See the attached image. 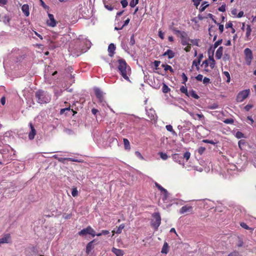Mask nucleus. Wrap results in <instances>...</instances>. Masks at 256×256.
<instances>
[{
  "label": "nucleus",
  "mask_w": 256,
  "mask_h": 256,
  "mask_svg": "<svg viewBox=\"0 0 256 256\" xmlns=\"http://www.w3.org/2000/svg\"><path fill=\"white\" fill-rule=\"evenodd\" d=\"M135 155L140 160H144V158L143 157V156L142 155V154L138 151H136L135 152Z\"/></svg>",
  "instance_id": "50"
},
{
  "label": "nucleus",
  "mask_w": 256,
  "mask_h": 256,
  "mask_svg": "<svg viewBox=\"0 0 256 256\" xmlns=\"http://www.w3.org/2000/svg\"><path fill=\"white\" fill-rule=\"evenodd\" d=\"M108 137V133H102V134H97L94 136V140L98 144H102L106 140Z\"/></svg>",
  "instance_id": "8"
},
{
  "label": "nucleus",
  "mask_w": 256,
  "mask_h": 256,
  "mask_svg": "<svg viewBox=\"0 0 256 256\" xmlns=\"http://www.w3.org/2000/svg\"><path fill=\"white\" fill-rule=\"evenodd\" d=\"M10 18L8 16H5L3 18V22L5 24H8L10 22Z\"/></svg>",
  "instance_id": "47"
},
{
  "label": "nucleus",
  "mask_w": 256,
  "mask_h": 256,
  "mask_svg": "<svg viewBox=\"0 0 256 256\" xmlns=\"http://www.w3.org/2000/svg\"><path fill=\"white\" fill-rule=\"evenodd\" d=\"M209 62V66H210L211 69H213L216 65V62L215 60H212Z\"/></svg>",
  "instance_id": "54"
},
{
  "label": "nucleus",
  "mask_w": 256,
  "mask_h": 256,
  "mask_svg": "<svg viewBox=\"0 0 256 256\" xmlns=\"http://www.w3.org/2000/svg\"><path fill=\"white\" fill-rule=\"evenodd\" d=\"M84 44L86 45V47L82 49L81 53L86 52L91 46V42L87 39L84 40Z\"/></svg>",
  "instance_id": "16"
},
{
  "label": "nucleus",
  "mask_w": 256,
  "mask_h": 256,
  "mask_svg": "<svg viewBox=\"0 0 256 256\" xmlns=\"http://www.w3.org/2000/svg\"><path fill=\"white\" fill-rule=\"evenodd\" d=\"M162 89L164 93H168L170 90V88L165 84H164Z\"/></svg>",
  "instance_id": "41"
},
{
  "label": "nucleus",
  "mask_w": 256,
  "mask_h": 256,
  "mask_svg": "<svg viewBox=\"0 0 256 256\" xmlns=\"http://www.w3.org/2000/svg\"><path fill=\"white\" fill-rule=\"evenodd\" d=\"M154 184L156 186L160 191L161 193H162L164 192H166V189L164 188L163 187H162L160 184H158V182H155Z\"/></svg>",
  "instance_id": "38"
},
{
  "label": "nucleus",
  "mask_w": 256,
  "mask_h": 256,
  "mask_svg": "<svg viewBox=\"0 0 256 256\" xmlns=\"http://www.w3.org/2000/svg\"><path fill=\"white\" fill-rule=\"evenodd\" d=\"M209 66V62L208 60L204 61L201 65L204 68V70L206 72H208V66Z\"/></svg>",
  "instance_id": "31"
},
{
  "label": "nucleus",
  "mask_w": 256,
  "mask_h": 256,
  "mask_svg": "<svg viewBox=\"0 0 256 256\" xmlns=\"http://www.w3.org/2000/svg\"><path fill=\"white\" fill-rule=\"evenodd\" d=\"M10 241V234H4L0 238V246L4 244L9 243Z\"/></svg>",
  "instance_id": "13"
},
{
  "label": "nucleus",
  "mask_w": 256,
  "mask_h": 256,
  "mask_svg": "<svg viewBox=\"0 0 256 256\" xmlns=\"http://www.w3.org/2000/svg\"><path fill=\"white\" fill-rule=\"evenodd\" d=\"M222 40H218V41L215 42V43L214 44V45L211 47V48H212V51L214 52L215 49L220 45L222 44Z\"/></svg>",
  "instance_id": "30"
},
{
  "label": "nucleus",
  "mask_w": 256,
  "mask_h": 256,
  "mask_svg": "<svg viewBox=\"0 0 256 256\" xmlns=\"http://www.w3.org/2000/svg\"><path fill=\"white\" fill-rule=\"evenodd\" d=\"M222 74L226 78V82L229 83L230 81V73L228 72L224 71L222 72Z\"/></svg>",
  "instance_id": "33"
},
{
  "label": "nucleus",
  "mask_w": 256,
  "mask_h": 256,
  "mask_svg": "<svg viewBox=\"0 0 256 256\" xmlns=\"http://www.w3.org/2000/svg\"><path fill=\"white\" fill-rule=\"evenodd\" d=\"M162 200L166 202L169 197V194L168 190H166V192H164L162 193Z\"/></svg>",
  "instance_id": "32"
},
{
  "label": "nucleus",
  "mask_w": 256,
  "mask_h": 256,
  "mask_svg": "<svg viewBox=\"0 0 256 256\" xmlns=\"http://www.w3.org/2000/svg\"><path fill=\"white\" fill-rule=\"evenodd\" d=\"M205 150H206L205 148L202 146V147H200V148H198V152L200 154H202L204 152Z\"/></svg>",
  "instance_id": "61"
},
{
  "label": "nucleus",
  "mask_w": 256,
  "mask_h": 256,
  "mask_svg": "<svg viewBox=\"0 0 256 256\" xmlns=\"http://www.w3.org/2000/svg\"><path fill=\"white\" fill-rule=\"evenodd\" d=\"M166 130L170 132H172V134L174 136H176L177 134L175 132V131L173 130L172 126L170 124L166 125Z\"/></svg>",
  "instance_id": "27"
},
{
  "label": "nucleus",
  "mask_w": 256,
  "mask_h": 256,
  "mask_svg": "<svg viewBox=\"0 0 256 256\" xmlns=\"http://www.w3.org/2000/svg\"><path fill=\"white\" fill-rule=\"evenodd\" d=\"M134 44H135V40L134 38V36L132 35L130 38V44L131 46H134Z\"/></svg>",
  "instance_id": "56"
},
{
  "label": "nucleus",
  "mask_w": 256,
  "mask_h": 256,
  "mask_svg": "<svg viewBox=\"0 0 256 256\" xmlns=\"http://www.w3.org/2000/svg\"><path fill=\"white\" fill-rule=\"evenodd\" d=\"M90 228V226H88L87 228L82 230L78 232V234L80 236H84L88 234H89V228Z\"/></svg>",
  "instance_id": "24"
},
{
  "label": "nucleus",
  "mask_w": 256,
  "mask_h": 256,
  "mask_svg": "<svg viewBox=\"0 0 256 256\" xmlns=\"http://www.w3.org/2000/svg\"><path fill=\"white\" fill-rule=\"evenodd\" d=\"M2 158L7 161L12 160L14 158V152L10 146H6L0 150Z\"/></svg>",
  "instance_id": "3"
},
{
  "label": "nucleus",
  "mask_w": 256,
  "mask_h": 256,
  "mask_svg": "<svg viewBox=\"0 0 256 256\" xmlns=\"http://www.w3.org/2000/svg\"><path fill=\"white\" fill-rule=\"evenodd\" d=\"M104 7L106 8L108 10L110 11H112L114 9V8L110 4H104Z\"/></svg>",
  "instance_id": "52"
},
{
  "label": "nucleus",
  "mask_w": 256,
  "mask_h": 256,
  "mask_svg": "<svg viewBox=\"0 0 256 256\" xmlns=\"http://www.w3.org/2000/svg\"><path fill=\"white\" fill-rule=\"evenodd\" d=\"M110 233L109 231L108 230H102L101 232L98 233L96 234V236H101L102 235H106Z\"/></svg>",
  "instance_id": "45"
},
{
  "label": "nucleus",
  "mask_w": 256,
  "mask_h": 256,
  "mask_svg": "<svg viewBox=\"0 0 256 256\" xmlns=\"http://www.w3.org/2000/svg\"><path fill=\"white\" fill-rule=\"evenodd\" d=\"M146 112L148 116L152 121L156 122L157 120L158 116L156 114L155 110L153 108L146 109Z\"/></svg>",
  "instance_id": "10"
},
{
  "label": "nucleus",
  "mask_w": 256,
  "mask_h": 256,
  "mask_svg": "<svg viewBox=\"0 0 256 256\" xmlns=\"http://www.w3.org/2000/svg\"><path fill=\"white\" fill-rule=\"evenodd\" d=\"M94 242V240L90 242L86 246V252L87 254H89L90 252L94 248V246L93 244V242Z\"/></svg>",
  "instance_id": "23"
},
{
  "label": "nucleus",
  "mask_w": 256,
  "mask_h": 256,
  "mask_svg": "<svg viewBox=\"0 0 256 256\" xmlns=\"http://www.w3.org/2000/svg\"><path fill=\"white\" fill-rule=\"evenodd\" d=\"M48 20L46 22V24L50 27H54L56 26L57 22L54 18L53 14H48Z\"/></svg>",
  "instance_id": "11"
},
{
  "label": "nucleus",
  "mask_w": 256,
  "mask_h": 256,
  "mask_svg": "<svg viewBox=\"0 0 256 256\" xmlns=\"http://www.w3.org/2000/svg\"><path fill=\"white\" fill-rule=\"evenodd\" d=\"M162 67L164 68L165 71L170 70L171 72H174V70L168 64H162Z\"/></svg>",
  "instance_id": "29"
},
{
  "label": "nucleus",
  "mask_w": 256,
  "mask_h": 256,
  "mask_svg": "<svg viewBox=\"0 0 256 256\" xmlns=\"http://www.w3.org/2000/svg\"><path fill=\"white\" fill-rule=\"evenodd\" d=\"M78 190L76 187H73L72 190V195L74 197H76L78 196Z\"/></svg>",
  "instance_id": "37"
},
{
  "label": "nucleus",
  "mask_w": 256,
  "mask_h": 256,
  "mask_svg": "<svg viewBox=\"0 0 256 256\" xmlns=\"http://www.w3.org/2000/svg\"><path fill=\"white\" fill-rule=\"evenodd\" d=\"M177 33L180 35L181 39V44L182 46L190 45V39L188 38V34L184 32L177 30Z\"/></svg>",
  "instance_id": "6"
},
{
  "label": "nucleus",
  "mask_w": 256,
  "mask_h": 256,
  "mask_svg": "<svg viewBox=\"0 0 256 256\" xmlns=\"http://www.w3.org/2000/svg\"><path fill=\"white\" fill-rule=\"evenodd\" d=\"M218 10L220 12H224L226 10V5L222 4L218 8Z\"/></svg>",
  "instance_id": "62"
},
{
  "label": "nucleus",
  "mask_w": 256,
  "mask_h": 256,
  "mask_svg": "<svg viewBox=\"0 0 256 256\" xmlns=\"http://www.w3.org/2000/svg\"><path fill=\"white\" fill-rule=\"evenodd\" d=\"M164 56H167L169 59H171L174 56V53L171 50H168L164 54Z\"/></svg>",
  "instance_id": "20"
},
{
  "label": "nucleus",
  "mask_w": 256,
  "mask_h": 256,
  "mask_svg": "<svg viewBox=\"0 0 256 256\" xmlns=\"http://www.w3.org/2000/svg\"><path fill=\"white\" fill-rule=\"evenodd\" d=\"M200 60L198 59L194 60L192 62V66H195L197 70L199 69V65L200 64Z\"/></svg>",
  "instance_id": "34"
},
{
  "label": "nucleus",
  "mask_w": 256,
  "mask_h": 256,
  "mask_svg": "<svg viewBox=\"0 0 256 256\" xmlns=\"http://www.w3.org/2000/svg\"><path fill=\"white\" fill-rule=\"evenodd\" d=\"M239 256V252L238 251L234 250L231 253H230L229 254H228V256Z\"/></svg>",
  "instance_id": "57"
},
{
  "label": "nucleus",
  "mask_w": 256,
  "mask_h": 256,
  "mask_svg": "<svg viewBox=\"0 0 256 256\" xmlns=\"http://www.w3.org/2000/svg\"><path fill=\"white\" fill-rule=\"evenodd\" d=\"M190 42H192V44L193 45H194V46H200L199 44H198L200 40H198V39L190 40Z\"/></svg>",
  "instance_id": "44"
},
{
  "label": "nucleus",
  "mask_w": 256,
  "mask_h": 256,
  "mask_svg": "<svg viewBox=\"0 0 256 256\" xmlns=\"http://www.w3.org/2000/svg\"><path fill=\"white\" fill-rule=\"evenodd\" d=\"M66 160H68L72 162H78L77 160L74 159L72 158H58V160L60 162H64Z\"/></svg>",
  "instance_id": "35"
},
{
  "label": "nucleus",
  "mask_w": 256,
  "mask_h": 256,
  "mask_svg": "<svg viewBox=\"0 0 256 256\" xmlns=\"http://www.w3.org/2000/svg\"><path fill=\"white\" fill-rule=\"evenodd\" d=\"M218 108V105L216 104H214L211 106H208V108L210 109H212V110H214V109H216Z\"/></svg>",
  "instance_id": "64"
},
{
  "label": "nucleus",
  "mask_w": 256,
  "mask_h": 256,
  "mask_svg": "<svg viewBox=\"0 0 256 256\" xmlns=\"http://www.w3.org/2000/svg\"><path fill=\"white\" fill-rule=\"evenodd\" d=\"M29 124L30 128V131L28 134V138L30 140H32L36 134V130L32 123H30Z\"/></svg>",
  "instance_id": "14"
},
{
  "label": "nucleus",
  "mask_w": 256,
  "mask_h": 256,
  "mask_svg": "<svg viewBox=\"0 0 256 256\" xmlns=\"http://www.w3.org/2000/svg\"><path fill=\"white\" fill-rule=\"evenodd\" d=\"M190 156V153L189 152H186L184 154L183 158H185L186 160H188Z\"/></svg>",
  "instance_id": "46"
},
{
  "label": "nucleus",
  "mask_w": 256,
  "mask_h": 256,
  "mask_svg": "<svg viewBox=\"0 0 256 256\" xmlns=\"http://www.w3.org/2000/svg\"><path fill=\"white\" fill-rule=\"evenodd\" d=\"M192 208L190 206H184L182 207L180 210V214H184L187 212H190L192 210Z\"/></svg>",
  "instance_id": "15"
},
{
  "label": "nucleus",
  "mask_w": 256,
  "mask_h": 256,
  "mask_svg": "<svg viewBox=\"0 0 256 256\" xmlns=\"http://www.w3.org/2000/svg\"><path fill=\"white\" fill-rule=\"evenodd\" d=\"M252 32V28L250 25L246 26V37L247 40H250V36Z\"/></svg>",
  "instance_id": "25"
},
{
  "label": "nucleus",
  "mask_w": 256,
  "mask_h": 256,
  "mask_svg": "<svg viewBox=\"0 0 256 256\" xmlns=\"http://www.w3.org/2000/svg\"><path fill=\"white\" fill-rule=\"evenodd\" d=\"M120 3L123 8H126L128 5V2L127 0H122Z\"/></svg>",
  "instance_id": "55"
},
{
  "label": "nucleus",
  "mask_w": 256,
  "mask_h": 256,
  "mask_svg": "<svg viewBox=\"0 0 256 256\" xmlns=\"http://www.w3.org/2000/svg\"><path fill=\"white\" fill-rule=\"evenodd\" d=\"M206 4V2H204L203 4H202L200 7V12H203L205 10V9L208 6V4H206V5H204V4Z\"/></svg>",
  "instance_id": "49"
},
{
  "label": "nucleus",
  "mask_w": 256,
  "mask_h": 256,
  "mask_svg": "<svg viewBox=\"0 0 256 256\" xmlns=\"http://www.w3.org/2000/svg\"><path fill=\"white\" fill-rule=\"evenodd\" d=\"M172 160L179 164L182 165V167L185 168V165L182 160V158L178 154H174L172 156Z\"/></svg>",
  "instance_id": "12"
},
{
  "label": "nucleus",
  "mask_w": 256,
  "mask_h": 256,
  "mask_svg": "<svg viewBox=\"0 0 256 256\" xmlns=\"http://www.w3.org/2000/svg\"><path fill=\"white\" fill-rule=\"evenodd\" d=\"M118 70L122 76L127 81L131 82L130 80V76L131 74V68L127 64L126 61L122 59L118 60Z\"/></svg>",
  "instance_id": "1"
},
{
  "label": "nucleus",
  "mask_w": 256,
  "mask_h": 256,
  "mask_svg": "<svg viewBox=\"0 0 256 256\" xmlns=\"http://www.w3.org/2000/svg\"><path fill=\"white\" fill-rule=\"evenodd\" d=\"M203 83L205 84H206L210 82V79L208 78L204 77L203 79Z\"/></svg>",
  "instance_id": "59"
},
{
  "label": "nucleus",
  "mask_w": 256,
  "mask_h": 256,
  "mask_svg": "<svg viewBox=\"0 0 256 256\" xmlns=\"http://www.w3.org/2000/svg\"><path fill=\"white\" fill-rule=\"evenodd\" d=\"M240 225L242 228H244L246 230H250V229L249 226L244 222H241Z\"/></svg>",
  "instance_id": "58"
},
{
  "label": "nucleus",
  "mask_w": 256,
  "mask_h": 256,
  "mask_svg": "<svg viewBox=\"0 0 256 256\" xmlns=\"http://www.w3.org/2000/svg\"><path fill=\"white\" fill-rule=\"evenodd\" d=\"M22 10L26 16H28L30 15L28 5L26 4H24L22 7Z\"/></svg>",
  "instance_id": "19"
},
{
  "label": "nucleus",
  "mask_w": 256,
  "mask_h": 256,
  "mask_svg": "<svg viewBox=\"0 0 256 256\" xmlns=\"http://www.w3.org/2000/svg\"><path fill=\"white\" fill-rule=\"evenodd\" d=\"M158 154L160 158L163 160H166L168 158V154L166 153H164L163 152H159Z\"/></svg>",
  "instance_id": "36"
},
{
  "label": "nucleus",
  "mask_w": 256,
  "mask_h": 256,
  "mask_svg": "<svg viewBox=\"0 0 256 256\" xmlns=\"http://www.w3.org/2000/svg\"><path fill=\"white\" fill-rule=\"evenodd\" d=\"M243 245H244L243 241L241 239L238 238V242L237 244V246L238 247H242L243 246Z\"/></svg>",
  "instance_id": "63"
},
{
  "label": "nucleus",
  "mask_w": 256,
  "mask_h": 256,
  "mask_svg": "<svg viewBox=\"0 0 256 256\" xmlns=\"http://www.w3.org/2000/svg\"><path fill=\"white\" fill-rule=\"evenodd\" d=\"M94 91L96 98L98 100V102L103 106H105L106 102L104 100L103 92L98 88H95Z\"/></svg>",
  "instance_id": "5"
},
{
  "label": "nucleus",
  "mask_w": 256,
  "mask_h": 256,
  "mask_svg": "<svg viewBox=\"0 0 256 256\" xmlns=\"http://www.w3.org/2000/svg\"><path fill=\"white\" fill-rule=\"evenodd\" d=\"M180 90L182 93H184L187 95L188 92L187 88L186 86H182L180 88Z\"/></svg>",
  "instance_id": "42"
},
{
  "label": "nucleus",
  "mask_w": 256,
  "mask_h": 256,
  "mask_svg": "<svg viewBox=\"0 0 256 256\" xmlns=\"http://www.w3.org/2000/svg\"><path fill=\"white\" fill-rule=\"evenodd\" d=\"M186 96H188V97L191 96V97H192V98H194L195 99H196V100L198 99L199 98H200L199 96L196 93V92L194 90H190L188 92V93Z\"/></svg>",
  "instance_id": "21"
},
{
  "label": "nucleus",
  "mask_w": 256,
  "mask_h": 256,
  "mask_svg": "<svg viewBox=\"0 0 256 256\" xmlns=\"http://www.w3.org/2000/svg\"><path fill=\"white\" fill-rule=\"evenodd\" d=\"M123 141L124 148L126 150H130V146L128 140L126 138H124Z\"/></svg>",
  "instance_id": "28"
},
{
  "label": "nucleus",
  "mask_w": 256,
  "mask_h": 256,
  "mask_svg": "<svg viewBox=\"0 0 256 256\" xmlns=\"http://www.w3.org/2000/svg\"><path fill=\"white\" fill-rule=\"evenodd\" d=\"M244 54L245 56L246 62L247 65L250 64L253 58L252 51L249 48H246L244 50Z\"/></svg>",
  "instance_id": "9"
},
{
  "label": "nucleus",
  "mask_w": 256,
  "mask_h": 256,
  "mask_svg": "<svg viewBox=\"0 0 256 256\" xmlns=\"http://www.w3.org/2000/svg\"><path fill=\"white\" fill-rule=\"evenodd\" d=\"M252 107L253 105L248 104L244 108L246 111L248 112L249 111Z\"/></svg>",
  "instance_id": "60"
},
{
  "label": "nucleus",
  "mask_w": 256,
  "mask_h": 256,
  "mask_svg": "<svg viewBox=\"0 0 256 256\" xmlns=\"http://www.w3.org/2000/svg\"><path fill=\"white\" fill-rule=\"evenodd\" d=\"M89 234H90L92 237L96 236V232L91 226H90V228H89Z\"/></svg>",
  "instance_id": "48"
},
{
  "label": "nucleus",
  "mask_w": 256,
  "mask_h": 256,
  "mask_svg": "<svg viewBox=\"0 0 256 256\" xmlns=\"http://www.w3.org/2000/svg\"><path fill=\"white\" fill-rule=\"evenodd\" d=\"M116 50V46L114 44H109L108 46V51L109 52V55L112 56L114 54V52Z\"/></svg>",
  "instance_id": "22"
},
{
  "label": "nucleus",
  "mask_w": 256,
  "mask_h": 256,
  "mask_svg": "<svg viewBox=\"0 0 256 256\" xmlns=\"http://www.w3.org/2000/svg\"><path fill=\"white\" fill-rule=\"evenodd\" d=\"M182 77L183 80L182 83L185 84L186 82L188 81V77L184 73L182 74Z\"/></svg>",
  "instance_id": "51"
},
{
  "label": "nucleus",
  "mask_w": 256,
  "mask_h": 256,
  "mask_svg": "<svg viewBox=\"0 0 256 256\" xmlns=\"http://www.w3.org/2000/svg\"><path fill=\"white\" fill-rule=\"evenodd\" d=\"M223 54V47L222 46H220L217 50L216 51V57L218 60H220L221 58L222 55Z\"/></svg>",
  "instance_id": "18"
},
{
  "label": "nucleus",
  "mask_w": 256,
  "mask_h": 256,
  "mask_svg": "<svg viewBox=\"0 0 256 256\" xmlns=\"http://www.w3.org/2000/svg\"><path fill=\"white\" fill-rule=\"evenodd\" d=\"M35 96L36 102L40 104H46L50 102V96L46 92L39 90L36 92Z\"/></svg>",
  "instance_id": "2"
},
{
  "label": "nucleus",
  "mask_w": 256,
  "mask_h": 256,
  "mask_svg": "<svg viewBox=\"0 0 256 256\" xmlns=\"http://www.w3.org/2000/svg\"><path fill=\"white\" fill-rule=\"evenodd\" d=\"M224 122L226 124H232L234 123V120L232 118H227L224 120Z\"/></svg>",
  "instance_id": "53"
},
{
  "label": "nucleus",
  "mask_w": 256,
  "mask_h": 256,
  "mask_svg": "<svg viewBox=\"0 0 256 256\" xmlns=\"http://www.w3.org/2000/svg\"><path fill=\"white\" fill-rule=\"evenodd\" d=\"M112 251L116 256H123L124 254V251L122 250L118 249L115 248H113Z\"/></svg>",
  "instance_id": "17"
},
{
  "label": "nucleus",
  "mask_w": 256,
  "mask_h": 256,
  "mask_svg": "<svg viewBox=\"0 0 256 256\" xmlns=\"http://www.w3.org/2000/svg\"><path fill=\"white\" fill-rule=\"evenodd\" d=\"M168 244L166 242H164L162 246V249L161 250V252L162 254H167L168 253Z\"/></svg>",
  "instance_id": "26"
},
{
  "label": "nucleus",
  "mask_w": 256,
  "mask_h": 256,
  "mask_svg": "<svg viewBox=\"0 0 256 256\" xmlns=\"http://www.w3.org/2000/svg\"><path fill=\"white\" fill-rule=\"evenodd\" d=\"M153 220H152V226L156 230H158L161 222V218L158 212H155L152 214Z\"/></svg>",
  "instance_id": "4"
},
{
  "label": "nucleus",
  "mask_w": 256,
  "mask_h": 256,
  "mask_svg": "<svg viewBox=\"0 0 256 256\" xmlns=\"http://www.w3.org/2000/svg\"><path fill=\"white\" fill-rule=\"evenodd\" d=\"M139 0H131L130 3V6L132 8H134L138 4Z\"/></svg>",
  "instance_id": "40"
},
{
  "label": "nucleus",
  "mask_w": 256,
  "mask_h": 256,
  "mask_svg": "<svg viewBox=\"0 0 256 256\" xmlns=\"http://www.w3.org/2000/svg\"><path fill=\"white\" fill-rule=\"evenodd\" d=\"M250 90L249 89L243 90L240 92L236 96V101L238 102H243L247 98L250 94Z\"/></svg>",
  "instance_id": "7"
},
{
  "label": "nucleus",
  "mask_w": 256,
  "mask_h": 256,
  "mask_svg": "<svg viewBox=\"0 0 256 256\" xmlns=\"http://www.w3.org/2000/svg\"><path fill=\"white\" fill-rule=\"evenodd\" d=\"M124 228V224H120L116 231V233L118 234H120Z\"/></svg>",
  "instance_id": "39"
},
{
  "label": "nucleus",
  "mask_w": 256,
  "mask_h": 256,
  "mask_svg": "<svg viewBox=\"0 0 256 256\" xmlns=\"http://www.w3.org/2000/svg\"><path fill=\"white\" fill-rule=\"evenodd\" d=\"M236 136L238 138H245L244 134L240 132H237L236 134Z\"/></svg>",
  "instance_id": "43"
}]
</instances>
